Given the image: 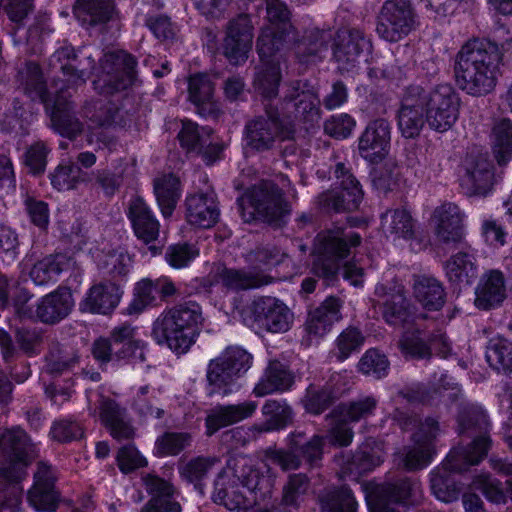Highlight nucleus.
I'll list each match as a JSON object with an SVG mask.
<instances>
[{"label": "nucleus", "instance_id": "obj_34", "mask_svg": "<svg viewBox=\"0 0 512 512\" xmlns=\"http://www.w3.org/2000/svg\"><path fill=\"white\" fill-rule=\"evenodd\" d=\"M342 304L338 297H327L320 306L309 312L305 323L306 331L310 335L324 336L331 330L333 324L342 318Z\"/></svg>", "mask_w": 512, "mask_h": 512}, {"label": "nucleus", "instance_id": "obj_43", "mask_svg": "<svg viewBox=\"0 0 512 512\" xmlns=\"http://www.w3.org/2000/svg\"><path fill=\"white\" fill-rule=\"evenodd\" d=\"M72 265L73 260L70 256L63 253L51 254L37 261L29 275L36 285H44L56 280L58 275L69 270Z\"/></svg>", "mask_w": 512, "mask_h": 512}, {"label": "nucleus", "instance_id": "obj_52", "mask_svg": "<svg viewBox=\"0 0 512 512\" xmlns=\"http://www.w3.org/2000/svg\"><path fill=\"white\" fill-rule=\"evenodd\" d=\"M486 359L493 369L510 374L512 372V341L503 336L491 338L486 347Z\"/></svg>", "mask_w": 512, "mask_h": 512}, {"label": "nucleus", "instance_id": "obj_35", "mask_svg": "<svg viewBox=\"0 0 512 512\" xmlns=\"http://www.w3.org/2000/svg\"><path fill=\"white\" fill-rule=\"evenodd\" d=\"M415 300L427 311H440L446 302L443 284L429 275H413L412 284Z\"/></svg>", "mask_w": 512, "mask_h": 512}, {"label": "nucleus", "instance_id": "obj_6", "mask_svg": "<svg viewBox=\"0 0 512 512\" xmlns=\"http://www.w3.org/2000/svg\"><path fill=\"white\" fill-rule=\"evenodd\" d=\"M361 237L358 233L340 227L326 229L317 234L314 240L316 259L313 272L332 285L338 279L341 260L348 257L351 249L359 246Z\"/></svg>", "mask_w": 512, "mask_h": 512}, {"label": "nucleus", "instance_id": "obj_30", "mask_svg": "<svg viewBox=\"0 0 512 512\" xmlns=\"http://www.w3.org/2000/svg\"><path fill=\"white\" fill-rule=\"evenodd\" d=\"M73 10L77 20L86 28L102 30L116 17L113 0H77Z\"/></svg>", "mask_w": 512, "mask_h": 512}, {"label": "nucleus", "instance_id": "obj_11", "mask_svg": "<svg viewBox=\"0 0 512 512\" xmlns=\"http://www.w3.org/2000/svg\"><path fill=\"white\" fill-rule=\"evenodd\" d=\"M416 24V13L409 0H386L377 15L376 33L394 43L408 36Z\"/></svg>", "mask_w": 512, "mask_h": 512}, {"label": "nucleus", "instance_id": "obj_57", "mask_svg": "<svg viewBox=\"0 0 512 512\" xmlns=\"http://www.w3.org/2000/svg\"><path fill=\"white\" fill-rule=\"evenodd\" d=\"M265 19L273 29L282 30V33L293 35L294 28L291 23L292 12L283 0H263Z\"/></svg>", "mask_w": 512, "mask_h": 512}, {"label": "nucleus", "instance_id": "obj_42", "mask_svg": "<svg viewBox=\"0 0 512 512\" xmlns=\"http://www.w3.org/2000/svg\"><path fill=\"white\" fill-rule=\"evenodd\" d=\"M310 478L305 473H292L282 487L280 506L286 512H298L310 489Z\"/></svg>", "mask_w": 512, "mask_h": 512}, {"label": "nucleus", "instance_id": "obj_24", "mask_svg": "<svg viewBox=\"0 0 512 512\" xmlns=\"http://www.w3.org/2000/svg\"><path fill=\"white\" fill-rule=\"evenodd\" d=\"M397 120L399 131L403 137L414 139L420 135L426 117L424 118V109L420 104L414 85L408 86L404 91Z\"/></svg>", "mask_w": 512, "mask_h": 512}, {"label": "nucleus", "instance_id": "obj_46", "mask_svg": "<svg viewBox=\"0 0 512 512\" xmlns=\"http://www.w3.org/2000/svg\"><path fill=\"white\" fill-rule=\"evenodd\" d=\"M445 271L449 281L456 285H470L477 277V267L472 254L458 252L445 262Z\"/></svg>", "mask_w": 512, "mask_h": 512}, {"label": "nucleus", "instance_id": "obj_44", "mask_svg": "<svg viewBox=\"0 0 512 512\" xmlns=\"http://www.w3.org/2000/svg\"><path fill=\"white\" fill-rule=\"evenodd\" d=\"M294 377L287 367L279 361H271L265 374L254 388L256 396H265L275 391H284L291 387Z\"/></svg>", "mask_w": 512, "mask_h": 512}, {"label": "nucleus", "instance_id": "obj_29", "mask_svg": "<svg viewBox=\"0 0 512 512\" xmlns=\"http://www.w3.org/2000/svg\"><path fill=\"white\" fill-rule=\"evenodd\" d=\"M257 408L254 401L239 404L218 405L214 407L205 419L206 434L211 436L221 428L238 423L253 415Z\"/></svg>", "mask_w": 512, "mask_h": 512}, {"label": "nucleus", "instance_id": "obj_16", "mask_svg": "<svg viewBox=\"0 0 512 512\" xmlns=\"http://www.w3.org/2000/svg\"><path fill=\"white\" fill-rule=\"evenodd\" d=\"M253 25L247 14H240L227 23L223 40V55L233 65H240L248 59L252 48Z\"/></svg>", "mask_w": 512, "mask_h": 512}, {"label": "nucleus", "instance_id": "obj_15", "mask_svg": "<svg viewBox=\"0 0 512 512\" xmlns=\"http://www.w3.org/2000/svg\"><path fill=\"white\" fill-rule=\"evenodd\" d=\"M136 59L125 51L106 53L100 60L107 93L125 90L136 81Z\"/></svg>", "mask_w": 512, "mask_h": 512}, {"label": "nucleus", "instance_id": "obj_32", "mask_svg": "<svg viewBox=\"0 0 512 512\" xmlns=\"http://www.w3.org/2000/svg\"><path fill=\"white\" fill-rule=\"evenodd\" d=\"M100 420L108 429L110 435L117 440H130L135 435V429L125 408L115 400L105 398L99 406Z\"/></svg>", "mask_w": 512, "mask_h": 512}, {"label": "nucleus", "instance_id": "obj_45", "mask_svg": "<svg viewBox=\"0 0 512 512\" xmlns=\"http://www.w3.org/2000/svg\"><path fill=\"white\" fill-rule=\"evenodd\" d=\"M445 459L441 468H437L431 473V490L435 497L442 502L450 503L458 499L461 488L451 477L450 472H463L467 469H453L447 465Z\"/></svg>", "mask_w": 512, "mask_h": 512}, {"label": "nucleus", "instance_id": "obj_7", "mask_svg": "<svg viewBox=\"0 0 512 512\" xmlns=\"http://www.w3.org/2000/svg\"><path fill=\"white\" fill-rule=\"evenodd\" d=\"M237 206L244 222L249 223L258 216L274 227L283 226L291 213L282 189L271 181H262L248 189L238 198Z\"/></svg>", "mask_w": 512, "mask_h": 512}, {"label": "nucleus", "instance_id": "obj_59", "mask_svg": "<svg viewBox=\"0 0 512 512\" xmlns=\"http://www.w3.org/2000/svg\"><path fill=\"white\" fill-rule=\"evenodd\" d=\"M132 258L124 250H115L103 256L99 262V269L104 276L112 279L125 277L131 268Z\"/></svg>", "mask_w": 512, "mask_h": 512}, {"label": "nucleus", "instance_id": "obj_2", "mask_svg": "<svg viewBox=\"0 0 512 512\" xmlns=\"http://www.w3.org/2000/svg\"><path fill=\"white\" fill-rule=\"evenodd\" d=\"M503 53L487 39L466 42L454 59V78L459 89L472 96H484L496 86Z\"/></svg>", "mask_w": 512, "mask_h": 512}, {"label": "nucleus", "instance_id": "obj_31", "mask_svg": "<svg viewBox=\"0 0 512 512\" xmlns=\"http://www.w3.org/2000/svg\"><path fill=\"white\" fill-rule=\"evenodd\" d=\"M506 298L505 278L501 271L490 270L483 274L475 289V306L480 310L494 309Z\"/></svg>", "mask_w": 512, "mask_h": 512}, {"label": "nucleus", "instance_id": "obj_53", "mask_svg": "<svg viewBox=\"0 0 512 512\" xmlns=\"http://www.w3.org/2000/svg\"><path fill=\"white\" fill-rule=\"evenodd\" d=\"M45 361V368L49 374L60 375L78 364L79 354L76 350L55 341L50 344Z\"/></svg>", "mask_w": 512, "mask_h": 512}, {"label": "nucleus", "instance_id": "obj_22", "mask_svg": "<svg viewBox=\"0 0 512 512\" xmlns=\"http://www.w3.org/2000/svg\"><path fill=\"white\" fill-rule=\"evenodd\" d=\"M371 43L364 33L356 29H341L332 45L333 57L342 70H349L359 62L365 51H369Z\"/></svg>", "mask_w": 512, "mask_h": 512}, {"label": "nucleus", "instance_id": "obj_9", "mask_svg": "<svg viewBox=\"0 0 512 512\" xmlns=\"http://www.w3.org/2000/svg\"><path fill=\"white\" fill-rule=\"evenodd\" d=\"M419 101L424 109L430 129L438 133L450 130L459 118L461 99L452 85L438 84L426 90L414 85Z\"/></svg>", "mask_w": 512, "mask_h": 512}, {"label": "nucleus", "instance_id": "obj_20", "mask_svg": "<svg viewBox=\"0 0 512 512\" xmlns=\"http://www.w3.org/2000/svg\"><path fill=\"white\" fill-rule=\"evenodd\" d=\"M391 140V125L385 118L371 120L358 140V151L370 163L381 162L388 152Z\"/></svg>", "mask_w": 512, "mask_h": 512}, {"label": "nucleus", "instance_id": "obj_48", "mask_svg": "<svg viewBox=\"0 0 512 512\" xmlns=\"http://www.w3.org/2000/svg\"><path fill=\"white\" fill-rule=\"evenodd\" d=\"M218 279L223 286L234 291L259 288L272 281L271 277L261 273L245 272L226 267L218 273Z\"/></svg>", "mask_w": 512, "mask_h": 512}, {"label": "nucleus", "instance_id": "obj_60", "mask_svg": "<svg viewBox=\"0 0 512 512\" xmlns=\"http://www.w3.org/2000/svg\"><path fill=\"white\" fill-rule=\"evenodd\" d=\"M157 306V296L154 282L151 278H144L135 284L133 299L127 311L129 314H139L148 307Z\"/></svg>", "mask_w": 512, "mask_h": 512}, {"label": "nucleus", "instance_id": "obj_26", "mask_svg": "<svg viewBox=\"0 0 512 512\" xmlns=\"http://www.w3.org/2000/svg\"><path fill=\"white\" fill-rule=\"evenodd\" d=\"M146 491L152 496L140 512H181L180 504L174 500L173 485L153 474L142 477Z\"/></svg>", "mask_w": 512, "mask_h": 512}, {"label": "nucleus", "instance_id": "obj_56", "mask_svg": "<svg viewBox=\"0 0 512 512\" xmlns=\"http://www.w3.org/2000/svg\"><path fill=\"white\" fill-rule=\"evenodd\" d=\"M213 134L210 127H200L198 124L185 120L178 133V139L182 148L188 153L201 151V146L207 145L208 136Z\"/></svg>", "mask_w": 512, "mask_h": 512}, {"label": "nucleus", "instance_id": "obj_8", "mask_svg": "<svg viewBox=\"0 0 512 512\" xmlns=\"http://www.w3.org/2000/svg\"><path fill=\"white\" fill-rule=\"evenodd\" d=\"M252 355L241 347H227L207 365V394L210 397H225L234 392L237 380L252 365Z\"/></svg>", "mask_w": 512, "mask_h": 512}, {"label": "nucleus", "instance_id": "obj_21", "mask_svg": "<svg viewBox=\"0 0 512 512\" xmlns=\"http://www.w3.org/2000/svg\"><path fill=\"white\" fill-rule=\"evenodd\" d=\"M185 219L191 226L209 229L218 223L220 209L213 190L189 194L185 201Z\"/></svg>", "mask_w": 512, "mask_h": 512}, {"label": "nucleus", "instance_id": "obj_25", "mask_svg": "<svg viewBox=\"0 0 512 512\" xmlns=\"http://www.w3.org/2000/svg\"><path fill=\"white\" fill-rule=\"evenodd\" d=\"M69 97L67 90L61 89L57 92L51 107L50 119L56 132L72 140L83 132V123L76 116Z\"/></svg>", "mask_w": 512, "mask_h": 512}, {"label": "nucleus", "instance_id": "obj_41", "mask_svg": "<svg viewBox=\"0 0 512 512\" xmlns=\"http://www.w3.org/2000/svg\"><path fill=\"white\" fill-rule=\"evenodd\" d=\"M153 188L163 217H170L181 197L180 179L172 173L164 174L154 179Z\"/></svg>", "mask_w": 512, "mask_h": 512}, {"label": "nucleus", "instance_id": "obj_3", "mask_svg": "<svg viewBox=\"0 0 512 512\" xmlns=\"http://www.w3.org/2000/svg\"><path fill=\"white\" fill-rule=\"evenodd\" d=\"M0 509L21 512L22 489L19 483L27 475V467L37 457L36 445L20 427L5 430L0 435Z\"/></svg>", "mask_w": 512, "mask_h": 512}, {"label": "nucleus", "instance_id": "obj_54", "mask_svg": "<svg viewBox=\"0 0 512 512\" xmlns=\"http://www.w3.org/2000/svg\"><path fill=\"white\" fill-rule=\"evenodd\" d=\"M493 151L500 166L512 158V120L500 118L495 120L492 128Z\"/></svg>", "mask_w": 512, "mask_h": 512}, {"label": "nucleus", "instance_id": "obj_23", "mask_svg": "<svg viewBox=\"0 0 512 512\" xmlns=\"http://www.w3.org/2000/svg\"><path fill=\"white\" fill-rule=\"evenodd\" d=\"M56 476L51 466L39 462L34 474V485L28 492V502L38 512H53L57 508L59 494L55 490Z\"/></svg>", "mask_w": 512, "mask_h": 512}, {"label": "nucleus", "instance_id": "obj_27", "mask_svg": "<svg viewBox=\"0 0 512 512\" xmlns=\"http://www.w3.org/2000/svg\"><path fill=\"white\" fill-rule=\"evenodd\" d=\"M127 216L138 239L146 244L157 240L160 232L159 221L142 198L135 197L129 201Z\"/></svg>", "mask_w": 512, "mask_h": 512}, {"label": "nucleus", "instance_id": "obj_19", "mask_svg": "<svg viewBox=\"0 0 512 512\" xmlns=\"http://www.w3.org/2000/svg\"><path fill=\"white\" fill-rule=\"evenodd\" d=\"M399 348L405 356L413 359H430L433 354L446 358L451 352L445 334L438 331L425 339L419 329L404 332L399 340Z\"/></svg>", "mask_w": 512, "mask_h": 512}, {"label": "nucleus", "instance_id": "obj_50", "mask_svg": "<svg viewBox=\"0 0 512 512\" xmlns=\"http://www.w3.org/2000/svg\"><path fill=\"white\" fill-rule=\"evenodd\" d=\"M330 40V31L317 28L306 30L302 39L296 44V55L299 61L308 63L311 58L319 56L321 52L327 50Z\"/></svg>", "mask_w": 512, "mask_h": 512}, {"label": "nucleus", "instance_id": "obj_18", "mask_svg": "<svg viewBox=\"0 0 512 512\" xmlns=\"http://www.w3.org/2000/svg\"><path fill=\"white\" fill-rule=\"evenodd\" d=\"M461 186L470 196L486 195L494 183V165L487 153H469L464 162Z\"/></svg>", "mask_w": 512, "mask_h": 512}, {"label": "nucleus", "instance_id": "obj_62", "mask_svg": "<svg viewBox=\"0 0 512 512\" xmlns=\"http://www.w3.org/2000/svg\"><path fill=\"white\" fill-rule=\"evenodd\" d=\"M24 92L32 99L39 100L46 104L47 109L49 108V93L46 89L45 81L40 67L37 64L30 63L27 66L26 76L22 82Z\"/></svg>", "mask_w": 512, "mask_h": 512}, {"label": "nucleus", "instance_id": "obj_4", "mask_svg": "<svg viewBox=\"0 0 512 512\" xmlns=\"http://www.w3.org/2000/svg\"><path fill=\"white\" fill-rule=\"evenodd\" d=\"M457 431L472 441L467 446L453 448L447 455V465L453 469H468L479 464L491 447L490 422L486 413L475 405H464L457 416Z\"/></svg>", "mask_w": 512, "mask_h": 512}, {"label": "nucleus", "instance_id": "obj_5", "mask_svg": "<svg viewBox=\"0 0 512 512\" xmlns=\"http://www.w3.org/2000/svg\"><path fill=\"white\" fill-rule=\"evenodd\" d=\"M204 318L200 305L187 301L164 312L153 325L158 343H166L178 354L188 351L199 334Z\"/></svg>", "mask_w": 512, "mask_h": 512}, {"label": "nucleus", "instance_id": "obj_14", "mask_svg": "<svg viewBox=\"0 0 512 512\" xmlns=\"http://www.w3.org/2000/svg\"><path fill=\"white\" fill-rule=\"evenodd\" d=\"M376 294L380 299L374 307L378 308L383 320L390 326L403 328L413 323L416 318L427 319L426 313L415 314L414 306L402 288L387 291L384 286H380L376 288Z\"/></svg>", "mask_w": 512, "mask_h": 512}, {"label": "nucleus", "instance_id": "obj_63", "mask_svg": "<svg viewBox=\"0 0 512 512\" xmlns=\"http://www.w3.org/2000/svg\"><path fill=\"white\" fill-rule=\"evenodd\" d=\"M51 149L44 141H36L27 147L23 155V164L28 173L33 176H41L46 171L47 157Z\"/></svg>", "mask_w": 512, "mask_h": 512}, {"label": "nucleus", "instance_id": "obj_13", "mask_svg": "<svg viewBox=\"0 0 512 512\" xmlns=\"http://www.w3.org/2000/svg\"><path fill=\"white\" fill-rule=\"evenodd\" d=\"M245 313L252 323L272 333L287 332L294 319L290 308L283 301L271 296L256 298L246 308Z\"/></svg>", "mask_w": 512, "mask_h": 512}, {"label": "nucleus", "instance_id": "obj_64", "mask_svg": "<svg viewBox=\"0 0 512 512\" xmlns=\"http://www.w3.org/2000/svg\"><path fill=\"white\" fill-rule=\"evenodd\" d=\"M116 108L103 100L86 102L82 114L95 126H108L115 122Z\"/></svg>", "mask_w": 512, "mask_h": 512}, {"label": "nucleus", "instance_id": "obj_49", "mask_svg": "<svg viewBox=\"0 0 512 512\" xmlns=\"http://www.w3.org/2000/svg\"><path fill=\"white\" fill-rule=\"evenodd\" d=\"M381 228L385 235L394 238L411 239L414 235V221L406 209H389L383 213Z\"/></svg>", "mask_w": 512, "mask_h": 512}, {"label": "nucleus", "instance_id": "obj_37", "mask_svg": "<svg viewBox=\"0 0 512 512\" xmlns=\"http://www.w3.org/2000/svg\"><path fill=\"white\" fill-rule=\"evenodd\" d=\"M189 99L203 117L217 118L220 114L218 104L213 100L214 84L204 74L191 76L188 84Z\"/></svg>", "mask_w": 512, "mask_h": 512}, {"label": "nucleus", "instance_id": "obj_51", "mask_svg": "<svg viewBox=\"0 0 512 512\" xmlns=\"http://www.w3.org/2000/svg\"><path fill=\"white\" fill-rule=\"evenodd\" d=\"M321 512H357V502L352 491L342 486L324 490L319 495Z\"/></svg>", "mask_w": 512, "mask_h": 512}, {"label": "nucleus", "instance_id": "obj_61", "mask_svg": "<svg viewBox=\"0 0 512 512\" xmlns=\"http://www.w3.org/2000/svg\"><path fill=\"white\" fill-rule=\"evenodd\" d=\"M192 435L187 432H165L156 439L155 451L158 456H175L191 446Z\"/></svg>", "mask_w": 512, "mask_h": 512}, {"label": "nucleus", "instance_id": "obj_58", "mask_svg": "<svg viewBox=\"0 0 512 512\" xmlns=\"http://www.w3.org/2000/svg\"><path fill=\"white\" fill-rule=\"evenodd\" d=\"M281 80L280 67L274 61L263 63L258 72L255 85L259 93L268 101L278 95V87Z\"/></svg>", "mask_w": 512, "mask_h": 512}, {"label": "nucleus", "instance_id": "obj_36", "mask_svg": "<svg viewBox=\"0 0 512 512\" xmlns=\"http://www.w3.org/2000/svg\"><path fill=\"white\" fill-rule=\"evenodd\" d=\"M52 57L58 62L68 61L67 64L61 66V70L67 77L68 83L72 86L85 84L96 65V61L91 55L84 57L77 65L72 64L70 61H77V54L74 47L67 44L58 48Z\"/></svg>", "mask_w": 512, "mask_h": 512}, {"label": "nucleus", "instance_id": "obj_17", "mask_svg": "<svg viewBox=\"0 0 512 512\" xmlns=\"http://www.w3.org/2000/svg\"><path fill=\"white\" fill-rule=\"evenodd\" d=\"M440 433L438 420L427 417L420 429L412 434L413 447L405 449L401 462L409 471L426 467L434 454V441Z\"/></svg>", "mask_w": 512, "mask_h": 512}, {"label": "nucleus", "instance_id": "obj_28", "mask_svg": "<svg viewBox=\"0 0 512 512\" xmlns=\"http://www.w3.org/2000/svg\"><path fill=\"white\" fill-rule=\"evenodd\" d=\"M74 306L72 293L60 287L41 298L36 308L37 319L44 324H56L66 318Z\"/></svg>", "mask_w": 512, "mask_h": 512}, {"label": "nucleus", "instance_id": "obj_12", "mask_svg": "<svg viewBox=\"0 0 512 512\" xmlns=\"http://www.w3.org/2000/svg\"><path fill=\"white\" fill-rule=\"evenodd\" d=\"M420 498V484L406 477L377 486L368 498V505L371 512H398L394 504H415Z\"/></svg>", "mask_w": 512, "mask_h": 512}, {"label": "nucleus", "instance_id": "obj_39", "mask_svg": "<svg viewBox=\"0 0 512 512\" xmlns=\"http://www.w3.org/2000/svg\"><path fill=\"white\" fill-rule=\"evenodd\" d=\"M122 291L115 282H101L93 285L83 302L85 310L107 314L119 303Z\"/></svg>", "mask_w": 512, "mask_h": 512}, {"label": "nucleus", "instance_id": "obj_10", "mask_svg": "<svg viewBox=\"0 0 512 512\" xmlns=\"http://www.w3.org/2000/svg\"><path fill=\"white\" fill-rule=\"evenodd\" d=\"M334 175L339 182L340 190L330 189L320 193L316 201L319 209L325 213H343L358 209L364 193L351 169L338 162L334 168Z\"/></svg>", "mask_w": 512, "mask_h": 512}, {"label": "nucleus", "instance_id": "obj_47", "mask_svg": "<svg viewBox=\"0 0 512 512\" xmlns=\"http://www.w3.org/2000/svg\"><path fill=\"white\" fill-rule=\"evenodd\" d=\"M262 413L267 419L262 424L254 425L258 433L281 430L293 421V410L285 401L267 400L262 407Z\"/></svg>", "mask_w": 512, "mask_h": 512}, {"label": "nucleus", "instance_id": "obj_33", "mask_svg": "<svg viewBox=\"0 0 512 512\" xmlns=\"http://www.w3.org/2000/svg\"><path fill=\"white\" fill-rule=\"evenodd\" d=\"M436 235L445 244L459 243L463 239V213L453 203H446L436 208Z\"/></svg>", "mask_w": 512, "mask_h": 512}, {"label": "nucleus", "instance_id": "obj_55", "mask_svg": "<svg viewBox=\"0 0 512 512\" xmlns=\"http://www.w3.org/2000/svg\"><path fill=\"white\" fill-rule=\"evenodd\" d=\"M377 406V401L372 396H367L346 404L336 406L328 417H341L346 421L357 422L366 419L373 414Z\"/></svg>", "mask_w": 512, "mask_h": 512}, {"label": "nucleus", "instance_id": "obj_38", "mask_svg": "<svg viewBox=\"0 0 512 512\" xmlns=\"http://www.w3.org/2000/svg\"><path fill=\"white\" fill-rule=\"evenodd\" d=\"M287 445L296 450L310 468H315L323 459L325 437L318 434L308 437L304 431L295 430L288 435Z\"/></svg>", "mask_w": 512, "mask_h": 512}, {"label": "nucleus", "instance_id": "obj_40", "mask_svg": "<svg viewBox=\"0 0 512 512\" xmlns=\"http://www.w3.org/2000/svg\"><path fill=\"white\" fill-rule=\"evenodd\" d=\"M339 379L340 375L336 374L332 375L330 381L321 389L310 386L303 399L305 410L310 414L320 415L332 406L343 393V390L337 386Z\"/></svg>", "mask_w": 512, "mask_h": 512}, {"label": "nucleus", "instance_id": "obj_1", "mask_svg": "<svg viewBox=\"0 0 512 512\" xmlns=\"http://www.w3.org/2000/svg\"><path fill=\"white\" fill-rule=\"evenodd\" d=\"M320 100L307 81L285 83L279 105L263 103V111L247 120L244 140L257 152L272 150L278 141L292 139L294 122L314 123L320 118Z\"/></svg>", "mask_w": 512, "mask_h": 512}]
</instances>
